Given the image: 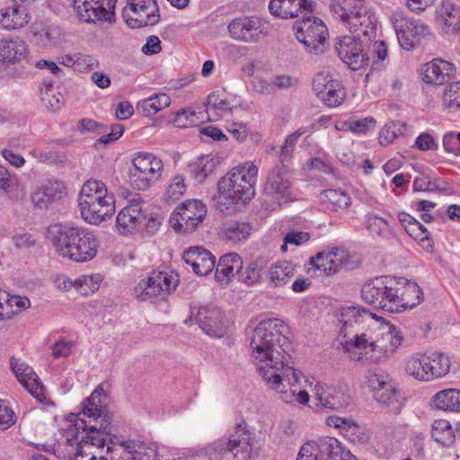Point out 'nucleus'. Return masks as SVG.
I'll return each mask as SVG.
<instances>
[{"label": "nucleus", "instance_id": "obj_1", "mask_svg": "<svg viewBox=\"0 0 460 460\" xmlns=\"http://www.w3.org/2000/svg\"><path fill=\"white\" fill-rule=\"evenodd\" d=\"M288 332V324L278 318L261 321L253 331L250 343L252 358L259 374L271 389H278L284 377L292 383L289 375L294 382L297 380L294 367L289 365Z\"/></svg>", "mask_w": 460, "mask_h": 460}, {"label": "nucleus", "instance_id": "obj_2", "mask_svg": "<svg viewBox=\"0 0 460 460\" xmlns=\"http://www.w3.org/2000/svg\"><path fill=\"white\" fill-rule=\"evenodd\" d=\"M81 414L88 419L75 420L76 429L85 433L86 442L97 447L106 446L109 460H131L120 442V436L112 433L111 423L114 414L109 406V397L104 393L103 385H98L91 395L82 402Z\"/></svg>", "mask_w": 460, "mask_h": 460}, {"label": "nucleus", "instance_id": "obj_3", "mask_svg": "<svg viewBox=\"0 0 460 460\" xmlns=\"http://www.w3.org/2000/svg\"><path fill=\"white\" fill-rule=\"evenodd\" d=\"M402 341V331L394 325L380 326L374 323L364 332H357L353 338L346 340L345 349L348 351L357 350L361 355L358 360L365 357L371 362L381 363L394 355Z\"/></svg>", "mask_w": 460, "mask_h": 460}, {"label": "nucleus", "instance_id": "obj_4", "mask_svg": "<svg viewBox=\"0 0 460 460\" xmlns=\"http://www.w3.org/2000/svg\"><path fill=\"white\" fill-rule=\"evenodd\" d=\"M258 167L245 164L233 168L217 183V209L226 215L239 211L255 195Z\"/></svg>", "mask_w": 460, "mask_h": 460}, {"label": "nucleus", "instance_id": "obj_5", "mask_svg": "<svg viewBox=\"0 0 460 460\" xmlns=\"http://www.w3.org/2000/svg\"><path fill=\"white\" fill-rule=\"evenodd\" d=\"M48 238L57 253L75 262L92 261L97 254L99 241L93 231L72 223L55 224L48 230Z\"/></svg>", "mask_w": 460, "mask_h": 460}, {"label": "nucleus", "instance_id": "obj_6", "mask_svg": "<svg viewBox=\"0 0 460 460\" xmlns=\"http://www.w3.org/2000/svg\"><path fill=\"white\" fill-rule=\"evenodd\" d=\"M78 208L84 222L99 226L115 213V198L106 184L98 180L86 181L78 194Z\"/></svg>", "mask_w": 460, "mask_h": 460}, {"label": "nucleus", "instance_id": "obj_7", "mask_svg": "<svg viewBox=\"0 0 460 460\" xmlns=\"http://www.w3.org/2000/svg\"><path fill=\"white\" fill-rule=\"evenodd\" d=\"M313 0H270L269 10L272 15L281 19H292L304 14L301 21H296L294 29L297 40L303 43L312 53L316 49V17L306 16L313 13Z\"/></svg>", "mask_w": 460, "mask_h": 460}, {"label": "nucleus", "instance_id": "obj_8", "mask_svg": "<svg viewBox=\"0 0 460 460\" xmlns=\"http://www.w3.org/2000/svg\"><path fill=\"white\" fill-rule=\"evenodd\" d=\"M252 449V432L243 420L235 424L229 437L207 445L200 450V455L208 460H248Z\"/></svg>", "mask_w": 460, "mask_h": 460}, {"label": "nucleus", "instance_id": "obj_9", "mask_svg": "<svg viewBox=\"0 0 460 460\" xmlns=\"http://www.w3.org/2000/svg\"><path fill=\"white\" fill-rule=\"evenodd\" d=\"M332 8L350 32L367 37L375 33L377 20L365 0H333Z\"/></svg>", "mask_w": 460, "mask_h": 460}, {"label": "nucleus", "instance_id": "obj_10", "mask_svg": "<svg viewBox=\"0 0 460 460\" xmlns=\"http://www.w3.org/2000/svg\"><path fill=\"white\" fill-rule=\"evenodd\" d=\"M397 278L379 277L365 283L361 289L362 299L376 308L396 313Z\"/></svg>", "mask_w": 460, "mask_h": 460}, {"label": "nucleus", "instance_id": "obj_11", "mask_svg": "<svg viewBox=\"0 0 460 460\" xmlns=\"http://www.w3.org/2000/svg\"><path fill=\"white\" fill-rule=\"evenodd\" d=\"M129 172L131 185L138 190H146L162 175L163 161L151 153L139 152L132 160Z\"/></svg>", "mask_w": 460, "mask_h": 460}, {"label": "nucleus", "instance_id": "obj_12", "mask_svg": "<svg viewBox=\"0 0 460 460\" xmlns=\"http://www.w3.org/2000/svg\"><path fill=\"white\" fill-rule=\"evenodd\" d=\"M179 284L177 275L165 271H152L134 288L135 297L139 302L152 301L156 297L164 298Z\"/></svg>", "mask_w": 460, "mask_h": 460}, {"label": "nucleus", "instance_id": "obj_13", "mask_svg": "<svg viewBox=\"0 0 460 460\" xmlns=\"http://www.w3.org/2000/svg\"><path fill=\"white\" fill-rule=\"evenodd\" d=\"M207 215V207L198 199L188 200L170 217L172 227L178 233L190 234L197 229Z\"/></svg>", "mask_w": 460, "mask_h": 460}, {"label": "nucleus", "instance_id": "obj_14", "mask_svg": "<svg viewBox=\"0 0 460 460\" xmlns=\"http://www.w3.org/2000/svg\"><path fill=\"white\" fill-rule=\"evenodd\" d=\"M122 15L127 25L133 29L154 26L160 21L159 8L155 0H128Z\"/></svg>", "mask_w": 460, "mask_h": 460}, {"label": "nucleus", "instance_id": "obj_15", "mask_svg": "<svg viewBox=\"0 0 460 460\" xmlns=\"http://www.w3.org/2000/svg\"><path fill=\"white\" fill-rule=\"evenodd\" d=\"M390 21L396 32L398 41L404 49H412L429 34V27L420 20L408 19L401 11H394Z\"/></svg>", "mask_w": 460, "mask_h": 460}, {"label": "nucleus", "instance_id": "obj_16", "mask_svg": "<svg viewBox=\"0 0 460 460\" xmlns=\"http://www.w3.org/2000/svg\"><path fill=\"white\" fill-rule=\"evenodd\" d=\"M73 7L81 22L95 23L97 22H115L117 0H71Z\"/></svg>", "mask_w": 460, "mask_h": 460}, {"label": "nucleus", "instance_id": "obj_17", "mask_svg": "<svg viewBox=\"0 0 460 460\" xmlns=\"http://www.w3.org/2000/svg\"><path fill=\"white\" fill-rule=\"evenodd\" d=\"M342 36L335 39L334 49L339 58L353 71L368 65L369 58L365 50L360 34Z\"/></svg>", "mask_w": 460, "mask_h": 460}, {"label": "nucleus", "instance_id": "obj_18", "mask_svg": "<svg viewBox=\"0 0 460 460\" xmlns=\"http://www.w3.org/2000/svg\"><path fill=\"white\" fill-rule=\"evenodd\" d=\"M290 164L279 163L270 171L263 186V194L279 202L287 201L291 196Z\"/></svg>", "mask_w": 460, "mask_h": 460}, {"label": "nucleus", "instance_id": "obj_19", "mask_svg": "<svg viewBox=\"0 0 460 460\" xmlns=\"http://www.w3.org/2000/svg\"><path fill=\"white\" fill-rule=\"evenodd\" d=\"M229 36L245 43L258 42L264 34L261 19L255 15H243L233 19L227 26Z\"/></svg>", "mask_w": 460, "mask_h": 460}, {"label": "nucleus", "instance_id": "obj_20", "mask_svg": "<svg viewBox=\"0 0 460 460\" xmlns=\"http://www.w3.org/2000/svg\"><path fill=\"white\" fill-rule=\"evenodd\" d=\"M195 322L200 329L210 337H222L225 333L223 314L219 308L215 306H200L191 314L185 323Z\"/></svg>", "mask_w": 460, "mask_h": 460}, {"label": "nucleus", "instance_id": "obj_21", "mask_svg": "<svg viewBox=\"0 0 460 460\" xmlns=\"http://www.w3.org/2000/svg\"><path fill=\"white\" fill-rule=\"evenodd\" d=\"M352 258L353 256L343 248H328L318 252V271L327 277L332 276L342 267L351 268L354 264Z\"/></svg>", "mask_w": 460, "mask_h": 460}, {"label": "nucleus", "instance_id": "obj_22", "mask_svg": "<svg viewBox=\"0 0 460 460\" xmlns=\"http://www.w3.org/2000/svg\"><path fill=\"white\" fill-rule=\"evenodd\" d=\"M11 368L18 381L39 402L46 399L44 386L31 367L14 357L10 358Z\"/></svg>", "mask_w": 460, "mask_h": 460}, {"label": "nucleus", "instance_id": "obj_23", "mask_svg": "<svg viewBox=\"0 0 460 460\" xmlns=\"http://www.w3.org/2000/svg\"><path fill=\"white\" fill-rule=\"evenodd\" d=\"M374 314L359 306L351 305L342 307L340 313V322L342 324L341 327L342 341L341 342L345 345L346 340L353 338V336L356 334L353 333L350 336V332H348L349 328H353L355 324H365L368 323L369 322L374 323Z\"/></svg>", "mask_w": 460, "mask_h": 460}, {"label": "nucleus", "instance_id": "obj_24", "mask_svg": "<svg viewBox=\"0 0 460 460\" xmlns=\"http://www.w3.org/2000/svg\"><path fill=\"white\" fill-rule=\"evenodd\" d=\"M182 259L199 276H207L216 268V257L200 246L189 248L183 252Z\"/></svg>", "mask_w": 460, "mask_h": 460}, {"label": "nucleus", "instance_id": "obj_25", "mask_svg": "<svg viewBox=\"0 0 460 460\" xmlns=\"http://www.w3.org/2000/svg\"><path fill=\"white\" fill-rule=\"evenodd\" d=\"M141 203L134 199L133 202L119 212L116 218V227L121 234H131L146 219V217L143 215Z\"/></svg>", "mask_w": 460, "mask_h": 460}, {"label": "nucleus", "instance_id": "obj_26", "mask_svg": "<svg viewBox=\"0 0 460 460\" xmlns=\"http://www.w3.org/2000/svg\"><path fill=\"white\" fill-rule=\"evenodd\" d=\"M318 84L323 85V88L318 92V96L327 107L334 108L343 103L346 90L339 80L327 74L323 78L318 76Z\"/></svg>", "mask_w": 460, "mask_h": 460}, {"label": "nucleus", "instance_id": "obj_27", "mask_svg": "<svg viewBox=\"0 0 460 460\" xmlns=\"http://www.w3.org/2000/svg\"><path fill=\"white\" fill-rule=\"evenodd\" d=\"M31 20L29 8L24 3L16 2L10 6L0 9V25L2 28L12 31L25 27Z\"/></svg>", "mask_w": 460, "mask_h": 460}, {"label": "nucleus", "instance_id": "obj_28", "mask_svg": "<svg viewBox=\"0 0 460 460\" xmlns=\"http://www.w3.org/2000/svg\"><path fill=\"white\" fill-rule=\"evenodd\" d=\"M397 296L395 298L396 313L402 309L412 308L422 300L423 293L420 287L406 279H397Z\"/></svg>", "mask_w": 460, "mask_h": 460}, {"label": "nucleus", "instance_id": "obj_29", "mask_svg": "<svg viewBox=\"0 0 460 460\" xmlns=\"http://www.w3.org/2000/svg\"><path fill=\"white\" fill-rule=\"evenodd\" d=\"M28 53L26 42L19 37L0 40V65L9 66L25 58Z\"/></svg>", "mask_w": 460, "mask_h": 460}, {"label": "nucleus", "instance_id": "obj_30", "mask_svg": "<svg viewBox=\"0 0 460 460\" xmlns=\"http://www.w3.org/2000/svg\"><path fill=\"white\" fill-rule=\"evenodd\" d=\"M318 460H358L335 438L325 437L318 441Z\"/></svg>", "mask_w": 460, "mask_h": 460}, {"label": "nucleus", "instance_id": "obj_31", "mask_svg": "<svg viewBox=\"0 0 460 460\" xmlns=\"http://www.w3.org/2000/svg\"><path fill=\"white\" fill-rule=\"evenodd\" d=\"M437 13V22L445 33H455L460 30V8L451 1L444 0Z\"/></svg>", "mask_w": 460, "mask_h": 460}, {"label": "nucleus", "instance_id": "obj_32", "mask_svg": "<svg viewBox=\"0 0 460 460\" xmlns=\"http://www.w3.org/2000/svg\"><path fill=\"white\" fill-rule=\"evenodd\" d=\"M63 185L58 181H49L31 193V199L35 208L48 209L49 206L62 198Z\"/></svg>", "mask_w": 460, "mask_h": 460}, {"label": "nucleus", "instance_id": "obj_33", "mask_svg": "<svg viewBox=\"0 0 460 460\" xmlns=\"http://www.w3.org/2000/svg\"><path fill=\"white\" fill-rule=\"evenodd\" d=\"M453 72V65L444 59L435 58L422 67L423 81L427 84H443Z\"/></svg>", "mask_w": 460, "mask_h": 460}, {"label": "nucleus", "instance_id": "obj_34", "mask_svg": "<svg viewBox=\"0 0 460 460\" xmlns=\"http://www.w3.org/2000/svg\"><path fill=\"white\" fill-rule=\"evenodd\" d=\"M243 260L235 252L226 253L219 258L216 267L215 278L217 282H227L243 269Z\"/></svg>", "mask_w": 460, "mask_h": 460}, {"label": "nucleus", "instance_id": "obj_35", "mask_svg": "<svg viewBox=\"0 0 460 460\" xmlns=\"http://www.w3.org/2000/svg\"><path fill=\"white\" fill-rule=\"evenodd\" d=\"M349 395L341 389L318 386V402L324 409L338 410L349 403Z\"/></svg>", "mask_w": 460, "mask_h": 460}, {"label": "nucleus", "instance_id": "obj_36", "mask_svg": "<svg viewBox=\"0 0 460 460\" xmlns=\"http://www.w3.org/2000/svg\"><path fill=\"white\" fill-rule=\"evenodd\" d=\"M429 363V356L416 354L405 360L404 371L418 381L429 382L431 381Z\"/></svg>", "mask_w": 460, "mask_h": 460}, {"label": "nucleus", "instance_id": "obj_37", "mask_svg": "<svg viewBox=\"0 0 460 460\" xmlns=\"http://www.w3.org/2000/svg\"><path fill=\"white\" fill-rule=\"evenodd\" d=\"M323 210L337 211L346 208L350 204V198L344 191L326 190L318 196Z\"/></svg>", "mask_w": 460, "mask_h": 460}, {"label": "nucleus", "instance_id": "obj_38", "mask_svg": "<svg viewBox=\"0 0 460 460\" xmlns=\"http://www.w3.org/2000/svg\"><path fill=\"white\" fill-rule=\"evenodd\" d=\"M170 103V96L162 93L139 101L137 104V111L144 117H151L168 107Z\"/></svg>", "mask_w": 460, "mask_h": 460}, {"label": "nucleus", "instance_id": "obj_39", "mask_svg": "<svg viewBox=\"0 0 460 460\" xmlns=\"http://www.w3.org/2000/svg\"><path fill=\"white\" fill-rule=\"evenodd\" d=\"M252 230V226L249 222L231 221L224 227V238L233 244L243 243L251 235Z\"/></svg>", "mask_w": 460, "mask_h": 460}, {"label": "nucleus", "instance_id": "obj_40", "mask_svg": "<svg viewBox=\"0 0 460 460\" xmlns=\"http://www.w3.org/2000/svg\"><path fill=\"white\" fill-rule=\"evenodd\" d=\"M432 403L439 410L460 412V390H442L432 397Z\"/></svg>", "mask_w": 460, "mask_h": 460}, {"label": "nucleus", "instance_id": "obj_41", "mask_svg": "<svg viewBox=\"0 0 460 460\" xmlns=\"http://www.w3.org/2000/svg\"><path fill=\"white\" fill-rule=\"evenodd\" d=\"M375 399L379 404L386 407L394 413H399L402 408L399 392L393 382L383 388L382 391H376Z\"/></svg>", "mask_w": 460, "mask_h": 460}, {"label": "nucleus", "instance_id": "obj_42", "mask_svg": "<svg viewBox=\"0 0 460 460\" xmlns=\"http://www.w3.org/2000/svg\"><path fill=\"white\" fill-rule=\"evenodd\" d=\"M431 436L433 439L442 445L443 447H449L455 442V431L447 420H436L432 424Z\"/></svg>", "mask_w": 460, "mask_h": 460}, {"label": "nucleus", "instance_id": "obj_43", "mask_svg": "<svg viewBox=\"0 0 460 460\" xmlns=\"http://www.w3.org/2000/svg\"><path fill=\"white\" fill-rule=\"evenodd\" d=\"M295 267L290 261H280L270 267L269 270V279L270 284L274 287L282 286L288 283V279L294 276Z\"/></svg>", "mask_w": 460, "mask_h": 460}, {"label": "nucleus", "instance_id": "obj_44", "mask_svg": "<svg viewBox=\"0 0 460 460\" xmlns=\"http://www.w3.org/2000/svg\"><path fill=\"white\" fill-rule=\"evenodd\" d=\"M365 226L367 231L373 234L384 239H389L393 236L390 223L376 214H367L366 216Z\"/></svg>", "mask_w": 460, "mask_h": 460}, {"label": "nucleus", "instance_id": "obj_45", "mask_svg": "<svg viewBox=\"0 0 460 460\" xmlns=\"http://www.w3.org/2000/svg\"><path fill=\"white\" fill-rule=\"evenodd\" d=\"M296 376L297 378L296 382H294V380L291 379L292 383H289L286 377H284L281 380V382H283V381L288 382V384L290 385V390L289 391L280 390L279 391L280 398L283 402H285L287 403L293 402H297L303 403V404L306 403L309 401V394L305 390H298L297 389L296 384H298V382H299V377L296 374ZM289 377L292 378V376L289 375ZM281 385H282V383H280L279 388L276 390L279 391V389L280 388Z\"/></svg>", "mask_w": 460, "mask_h": 460}, {"label": "nucleus", "instance_id": "obj_46", "mask_svg": "<svg viewBox=\"0 0 460 460\" xmlns=\"http://www.w3.org/2000/svg\"><path fill=\"white\" fill-rule=\"evenodd\" d=\"M103 281V276L100 273L82 275L76 279L75 289L82 296L95 293Z\"/></svg>", "mask_w": 460, "mask_h": 460}, {"label": "nucleus", "instance_id": "obj_47", "mask_svg": "<svg viewBox=\"0 0 460 460\" xmlns=\"http://www.w3.org/2000/svg\"><path fill=\"white\" fill-rule=\"evenodd\" d=\"M229 110V102L226 99H221L218 92H213L208 96L206 111L209 117L212 116V119L222 118Z\"/></svg>", "mask_w": 460, "mask_h": 460}, {"label": "nucleus", "instance_id": "obj_48", "mask_svg": "<svg viewBox=\"0 0 460 460\" xmlns=\"http://www.w3.org/2000/svg\"><path fill=\"white\" fill-rule=\"evenodd\" d=\"M429 367L431 381L445 376L450 370L449 358L442 353H434L429 356Z\"/></svg>", "mask_w": 460, "mask_h": 460}, {"label": "nucleus", "instance_id": "obj_49", "mask_svg": "<svg viewBox=\"0 0 460 460\" xmlns=\"http://www.w3.org/2000/svg\"><path fill=\"white\" fill-rule=\"evenodd\" d=\"M194 179L199 183L203 182L217 167V163L208 155L201 156L199 161L190 166Z\"/></svg>", "mask_w": 460, "mask_h": 460}, {"label": "nucleus", "instance_id": "obj_50", "mask_svg": "<svg viewBox=\"0 0 460 460\" xmlns=\"http://www.w3.org/2000/svg\"><path fill=\"white\" fill-rule=\"evenodd\" d=\"M263 267L258 261H250L240 270L239 280L248 287L258 284L261 279Z\"/></svg>", "mask_w": 460, "mask_h": 460}, {"label": "nucleus", "instance_id": "obj_51", "mask_svg": "<svg viewBox=\"0 0 460 460\" xmlns=\"http://www.w3.org/2000/svg\"><path fill=\"white\" fill-rule=\"evenodd\" d=\"M305 130L299 128L296 131L289 134L286 139L284 144L280 146L279 152V160L281 163H288L291 164L293 158V153L295 150L296 144L300 136H302Z\"/></svg>", "mask_w": 460, "mask_h": 460}, {"label": "nucleus", "instance_id": "obj_52", "mask_svg": "<svg viewBox=\"0 0 460 460\" xmlns=\"http://www.w3.org/2000/svg\"><path fill=\"white\" fill-rule=\"evenodd\" d=\"M444 105L454 111L460 110V83L450 84L444 92Z\"/></svg>", "mask_w": 460, "mask_h": 460}, {"label": "nucleus", "instance_id": "obj_53", "mask_svg": "<svg viewBox=\"0 0 460 460\" xmlns=\"http://www.w3.org/2000/svg\"><path fill=\"white\" fill-rule=\"evenodd\" d=\"M185 178L181 174L175 175L165 191V199L177 200L186 191Z\"/></svg>", "mask_w": 460, "mask_h": 460}, {"label": "nucleus", "instance_id": "obj_54", "mask_svg": "<svg viewBox=\"0 0 460 460\" xmlns=\"http://www.w3.org/2000/svg\"><path fill=\"white\" fill-rule=\"evenodd\" d=\"M367 382L369 387L374 391L375 396L376 391H382L383 388L393 382V379L386 372L378 370L369 374Z\"/></svg>", "mask_w": 460, "mask_h": 460}, {"label": "nucleus", "instance_id": "obj_55", "mask_svg": "<svg viewBox=\"0 0 460 460\" xmlns=\"http://www.w3.org/2000/svg\"><path fill=\"white\" fill-rule=\"evenodd\" d=\"M375 119L372 117H367L360 120H349L342 122L340 125H336L335 128L338 130H350L354 133H364L369 128V125H373Z\"/></svg>", "mask_w": 460, "mask_h": 460}, {"label": "nucleus", "instance_id": "obj_56", "mask_svg": "<svg viewBox=\"0 0 460 460\" xmlns=\"http://www.w3.org/2000/svg\"><path fill=\"white\" fill-rule=\"evenodd\" d=\"M31 154L40 162L46 163L48 164H63L66 160V155L64 153L58 151H42L39 149H34L31 152Z\"/></svg>", "mask_w": 460, "mask_h": 460}, {"label": "nucleus", "instance_id": "obj_57", "mask_svg": "<svg viewBox=\"0 0 460 460\" xmlns=\"http://www.w3.org/2000/svg\"><path fill=\"white\" fill-rule=\"evenodd\" d=\"M344 436L353 443L365 444L368 441L369 436L365 428L359 426L353 419L345 431Z\"/></svg>", "mask_w": 460, "mask_h": 460}, {"label": "nucleus", "instance_id": "obj_58", "mask_svg": "<svg viewBox=\"0 0 460 460\" xmlns=\"http://www.w3.org/2000/svg\"><path fill=\"white\" fill-rule=\"evenodd\" d=\"M120 442L126 450V455L130 457L131 460H137V456L141 455L143 451L146 449V443L140 439H126L120 436Z\"/></svg>", "mask_w": 460, "mask_h": 460}, {"label": "nucleus", "instance_id": "obj_59", "mask_svg": "<svg viewBox=\"0 0 460 460\" xmlns=\"http://www.w3.org/2000/svg\"><path fill=\"white\" fill-rule=\"evenodd\" d=\"M173 124L177 128H188L196 125V112L191 109H181L176 112Z\"/></svg>", "mask_w": 460, "mask_h": 460}, {"label": "nucleus", "instance_id": "obj_60", "mask_svg": "<svg viewBox=\"0 0 460 460\" xmlns=\"http://www.w3.org/2000/svg\"><path fill=\"white\" fill-rule=\"evenodd\" d=\"M16 421L14 411L0 400V430L4 431L11 428Z\"/></svg>", "mask_w": 460, "mask_h": 460}, {"label": "nucleus", "instance_id": "obj_61", "mask_svg": "<svg viewBox=\"0 0 460 460\" xmlns=\"http://www.w3.org/2000/svg\"><path fill=\"white\" fill-rule=\"evenodd\" d=\"M309 234L306 232H288L283 239V244L280 247L281 252H285L288 251V244L301 245L309 240Z\"/></svg>", "mask_w": 460, "mask_h": 460}, {"label": "nucleus", "instance_id": "obj_62", "mask_svg": "<svg viewBox=\"0 0 460 460\" xmlns=\"http://www.w3.org/2000/svg\"><path fill=\"white\" fill-rule=\"evenodd\" d=\"M78 130L83 132H93L97 135L105 133L107 127L104 124L99 123L92 119H81L78 121Z\"/></svg>", "mask_w": 460, "mask_h": 460}, {"label": "nucleus", "instance_id": "obj_63", "mask_svg": "<svg viewBox=\"0 0 460 460\" xmlns=\"http://www.w3.org/2000/svg\"><path fill=\"white\" fill-rule=\"evenodd\" d=\"M99 66L97 58L91 55L77 53L75 71L85 72Z\"/></svg>", "mask_w": 460, "mask_h": 460}, {"label": "nucleus", "instance_id": "obj_64", "mask_svg": "<svg viewBox=\"0 0 460 460\" xmlns=\"http://www.w3.org/2000/svg\"><path fill=\"white\" fill-rule=\"evenodd\" d=\"M85 435L82 437L81 441L76 446V451L70 460H97L95 455L92 452H87V448L93 446L90 442H86Z\"/></svg>", "mask_w": 460, "mask_h": 460}]
</instances>
